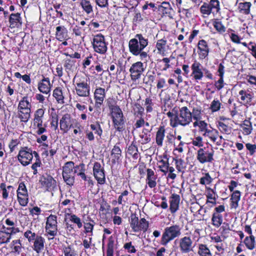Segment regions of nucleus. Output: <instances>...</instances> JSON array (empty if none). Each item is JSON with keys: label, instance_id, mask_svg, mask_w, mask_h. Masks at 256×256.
Returning <instances> with one entry per match:
<instances>
[{"label": "nucleus", "instance_id": "24", "mask_svg": "<svg viewBox=\"0 0 256 256\" xmlns=\"http://www.w3.org/2000/svg\"><path fill=\"white\" fill-rule=\"evenodd\" d=\"M206 204H211L213 206L216 204V193L214 190L210 187H206Z\"/></svg>", "mask_w": 256, "mask_h": 256}, {"label": "nucleus", "instance_id": "30", "mask_svg": "<svg viewBox=\"0 0 256 256\" xmlns=\"http://www.w3.org/2000/svg\"><path fill=\"white\" fill-rule=\"evenodd\" d=\"M241 192L238 190L234 191L230 197V207L236 209L238 206V202L240 200Z\"/></svg>", "mask_w": 256, "mask_h": 256}, {"label": "nucleus", "instance_id": "60", "mask_svg": "<svg viewBox=\"0 0 256 256\" xmlns=\"http://www.w3.org/2000/svg\"><path fill=\"white\" fill-rule=\"evenodd\" d=\"M69 219L72 222L76 224L79 228L82 226V223L81 222L80 219L74 214L68 216Z\"/></svg>", "mask_w": 256, "mask_h": 256}, {"label": "nucleus", "instance_id": "47", "mask_svg": "<svg viewBox=\"0 0 256 256\" xmlns=\"http://www.w3.org/2000/svg\"><path fill=\"white\" fill-rule=\"evenodd\" d=\"M11 245L14 252L20 254L22 248L20 240H14L12 241Z\"/></svg>", "mask_w": 256, "mask_h": 256}, {"label": "nucleus", "instance_id": "50", "mask_svg": "<svg viewBox=\"0 0 256 256\" xmlns=\"http://www.w3.org/2000/svg\"><path fill=\"white\" fill-rule=\"evenodd\" d=\"M80 4L84 10L87 14H90L92 12V7L89 1L87 0H82Z\"/></svg>", "mask_w": 256, "mask_h": 256}, {"label": "nucleus", "instance_id": "32", "mask_svg": "<svg viewBox=\"0 0 256 256\" xmlns=\"http://www.w3.org/2000/svg\"><path fill=\"white\" fill-rule=\"evenodd\" d=\"M202 136L204 137L208 138L210 140L215 142L219 136V134L217 130L210 127L207 131L202 134Z\"/></svg>", "mask_w": 256, "mask_h": 256}, {"label": "nucleus", "instance_id": "63", "mask_svg": "<svg viewBox=\"0 0 256 256\" xmlns=\"http://www.w3.org/2000/svg\"><path fill=\"white\" fill-rule=\"evenodd\" d=\"M196 121L201 120V110L198 109H194L192 114V118Z\"/></svg>", "mask_w": 256, "mask_h": 256}, {"label": "nucleus", "instance_id": "61", "mask_svg": "<svg viewBox=\"0 0 256 256\" xmlns=\"http://www.w3.org/2000/svg\"><path fill=\"white\" fill-rule=\"evenodd\" d=\"M214 26L220 32H225V28L220 22H214Z\"/></svg>", "mask_w": 256, "mask_h": 256}, {"label": "nucleus", "instance_id": "11", "mask_svg": "<svg viewBox=\"0 0 256 256\" xmlns=\"http://www.w3.org/2000/svg\"><path fill=\"white\" fill-rule=\"evenodd\" d=\"M19 232L18 228H6L4 226H2V230H0V244L9 242L12 238V236Z\"/></svg>", "mask_w": 256, "mask_h": 256}, {"label": "nucleus", "instance_id": "14", "mask_svg": "<svg viewBox=\"0 0 256 256\" xmlns=\"http://www.w3.org/2000/svg\"><path fill=\"white\" fill-rule=\"evenodd\" d=\"M179 247L180 252L183 254L188 253L192 250V240L190 236H184L179 241Z\"/></svg>", "mask_w": 256, "mask_h": 256}, {"label": "nucleus", "instance_id": "54", "mask_svg": "<svg viewBox=\"0 0 256 256\" xmlns=\"http://www.w3.org/2000/svg\"><path fill=\"white\" fill-rule=\"evenodd\" d=\"M170 4L168 2H163L159 7V10L164 14H167L170 12Z\"/></svg>", "mask_w": 256, "mask_h": 256}, {"label": "nucleus", "instance_id": "22", "mask_svg": "<svg viewBox=\"0 0 256 256\" xmlns=\"http://www.w3.org/2000/svg\"><path fill=\"white\" fill-rule=\"evenodd\" d=\"M10 26L11 28H18L22 24L20 14L18 12L12 14L9 18Z\"/></svg>", "mask_w": 256, "mask_h": 256}, {"label": "nucleus", "instance_id": "8", "mask_svg": "<svg viewBox=\"0 0 256 256\" xmlns=\"http://www.w3.org/2000/svg\"><path fill=\"white\" fill-rule=\"evenodd\" d=\"M34 152L31 148L28 147L22 148L17 156L18 162L23 166L28 165L33 158Z\"/></svg>", "mask_w": 256, "mask_h": 256}, {"label": "nucleus", "instance_id": "44", "mask_svg": "<svg viewBox=\"0 0 256 256\" xmlns=\"http://www.w3.org/2000/svg\"><path fill=\"white\" fill-rule=\"evenodd\" d=\"M164 157L166 160L162 159L158 162L160 164L158 166V168H160V171L166 174L168 172V168L169 163L166 156H164Z\"/></svg>", "mask_w": 256, "mask_h": 256}, {"label": "nucleus", "instance_id": "43", "mask_svg": "<svg viewBox=\"0 0 256 256\" xmlns=\"http://www.w3.org/2000/svg\"><path fill=\"white\" fill-rule=\"evenodd\" d=\"M212 224L216 228H218L222 222V216L221 214L213 213L212 218Z\"/></svg>", "mask_w": 256, "mask_h": 256}, {"label": "nucleus", "instance_id": "52", "mask_svg": "<svg viewBox=\"0 0 256 256\" xmlns=\"http://www.w3.org/2000/svg\"><path fill=\"white\" fill-rule=\"evenodd\" d=\"M18 200L20 204L22 206H26L28 202V194H20L17 196Z\"/></svg>", "mask_w": 256, "mask_h": 256}, {"label": "nucleus", "instance_id": "39", "mask_svg": "<svg viewBox=\"0 0 256 256\" xmlns=\"http://www.w3.org/2000/svg\"><path fill=\"white\" fill-rule=\"evenodd\" d=\"M244 242L249 250H253L255 248L256 241L254 236L253 235L246 236L244 240Z\"/></svg>", "mask_w": 256, "mask_h": 256}, {"label": "nucleus", "instance_id": "36", "mask_svg": "<svg viewBox=\"0 0 256 256\" xmlns=\"http://www.w3.org/2000/svg\"><path fill=\"white\" fill-rule=\"evenodd\" d=\"M240 128L242 130V133L244 135L250 134L252 130V124L248 120H245L240 124Z\"/></svg>", "mask_w": 256, "mask_h": 256}, {"label": "nucleus", "instance_id": "21", "mask_svg": "<svg viewBox=\"0 0 256 256\" xmlns=\"http://www.w3.org/2000/svg\"><path fill=\"white\" fill-rule=\"evenodd\" d=\"M157 176L153 170L150 168L146 170V182L150 188H154L156 185Z\"/></svg>", "mask_w": 256, "mask_h": 256}, {"label": "nucleus", "instance_id": "9", "mask_svg": "<svg viewBox=\"0 0 256 256\" xmlns=\"http://www.w3.org/2000/svg\"><path fill=\"white\" fill-rule=\"evenodd\" d=\"M200 12L203 14L209 16L217 14L220 10V2L218 0H210L208 3L204 2L200 7Z\"/></svg>", "mask_w": 256, "mask_h": 256}, {"label": "nucleus", "instance_id": "4", "mask_svg": "<svg viewBox=\"0 0 256 256\" xmlns=\"http://www.w3.org/2000/svg\"><path fill=\"white\" fill-rule=\"evenodd\" d=\"M181 234V228L178 225H172L166 227L162 233L161 238V244L166 246L175 238L179 237Z\"/></svg>", "mask_w": 256, "mask_h": 256}, {"label": "nucleus", "instance_id": "41", "mask_svg": "<svg viewBox=\"0 0 256 256\" xmlns=\"http://www.w3.org/2000/svg\"><path fill=\"white\" fill-rule=\"evenodd\" d=\"M62 110H58V114L56 118H53V120L52 122V126H54L55 128H56L58 126V118L62 116V118L60 120V126L61 130L64 129L63 120H64V115L62 114Z\"/></svg>", "mask_w": 256, "mask_h": 256}, {"label": "nucleus", "instance_id": "35", "mask_svg": "<svg viewBox=\"0 0 256 256\" xmlns=\"http://www.w3.org/2000/svg\"><path fill=\"white\" fill-rule=\"evenodd\" d=\"M53 96L58 104H63L64 103V96L62 87L56 88L54 90Z\"/></svg>", "mask_w": 256, "mask_h": 256}, {"label": "nucleus", "instance_id": "64", "mask_svg": "<svg viewBox=\"0 0 256 256\" xmlns=\"http://www.w3.org/2000/svg\"><path fill=\"white\" fill-rule=\"evenodd\" d=\"M124 248L127 250L128 252L134 253L136 250L134 246H132V242L126 243L124 246Z\"/></svg>", "mask_w": 256, "mask_h": 256}, {"label": "nucleus", "instance_id": "18", "mask_svg": "<svg viewBox=\"0 0 256 256\" xmlns=\"http://www.w3.org/2000/svg\"><path fill=\"white\" fill-rule=\"evenodd\" d=\"M198 54L199 58L203 60L208 54L210 49L207 42L204 40H200L198 44Z\"/></svg>", "mask_w": 256, "mask_h": 256}, {"label": "nucleus", "instance_id": "10", "mask_svg": "<svg viewBox=\"0 0 256 256\" xmlns=\"http://www.w3.org/2000/svg\"><path fill=\"white\" fill-rule=\"evenodd\" d=\"M130 226L134 232H146L148 228L149 224L144 218L139 220L138 217L134 216L131 218Z\"/></svg>", "mask_w": 256, "mask_h": 256}, {"label": "nucleus", "instance_id": "49", "mask_svg": "<svg viewBox=\"0 0 256 256\" xmlns=\"http://www.w3.org/2000/svg\"><path fill=\"white\" fill-rule=\"evenodd\" d=\"M204 176L200 180V183L202 185H206L210 184L212 182V178L210 176V174L207 172L203 174Z\"/></svg>", "mask_w": 256, "mask_h": 256}, {"label": "nucleus", "instance_id": "34", "mask_svg": "<svg viewBox=\"0 0 256 256\" xmlns=\"http://www.w3.org/2000/svg\"><path fill=\"white\" fill-rule=\"evenodd\" d=\"M198 254L200 256H212L213 254L206 244H200L198 246Z\"/></svg>", "mask_w": 256, "mask_h": 256}, {"label": "nucleus", "instance_id": "37", "mask_svg": "<svg viewBox=\"0 0 256 256\" xmlns=\"http://www.w3.org/2000/svg\"><path fill=\"white\" fill-rule=\"evenodd\" d=\"M165 136V129L164 126L159 128L156 136V142L158 146H162Z\"/></svg>", "mask_w": 256, "mask_h": 256}, {"label": "nucleus", "instance_id": "38", "mask_svg": "<svg viewBox=\"0 0 256 256\" xmlns=\"http://www.w3.org/2000/svg\"><path fill=\"white\" fill-rule=\"evenodd\" d=\"M167 42L166 40L160 39L158 40L156 44V48L158 50V53L164 56L166 55V47Z\"/></svg>", "mask_w": 256, "mask_h": 256}, {"label": "nucleus", "instance_id": "19", "mask_svg": "<svg viewBox=\"0 0 256 256\" xmlns=\"http://www.w3.org/2000/svg\"><path fill=\"white\" fill-rule=\"evenodd\" d=\"M201 67V64L196 60L194 62L191 66L192 70V76L196 80H202L204 76Z\"/></svg>", "mask_w": 256, "mask_h": 256}, {"label": "nucleus", "instance_id": "26", "mask_svg": "<svg viewBox=\"0 0 256 256\" xmlns=\"http://www.w3.org/2000/svg\"><path fill=\"white\" fill-rule=\"evenodd\" d=\"M40 182L47 190L53 188L56 184V180L50 176H42Z\"/></svg>", "mask_w": 256, "mask_h": 256}, {"label": "nucleus", "instance_id": "51", "mask_svg": "<svg viewBox=\"0 0 256 256\" xmlns=\"http://www.w3.org/2000/svg\"><path fill=\"white\" fill-rule=\"evenodd\" d=\"M24 236L26 238L28 242H34L37 238V236L35 232H32L30 230H26L24 234Z\"/></svg>", "mask_w": 256, "mask_h": 256}, {"label": "nucleus", "instance_id": "3", "mask_svg": "<svg viewBox=\"0 0 256 256\" xmlns=\"http://www.w3.org/2000/svg\"><path fill=\"white\" fill-rule=\"evenodd\" d=\"M148 44V40L141 34H137L135 38L131 39L128 44L130 52L134 56H138Z\"/></svg>", "mask_w": 256, "mask_h": 256}, {"label": "nucleus", "instance_id": "27", "mask_svg": "<svg viewBox=\"0 0 256 256\" xmlns=\"http://www.w3.org/2000/svg\"><path fill=\"white\" fill-rule=\"evenodd\" d=\"M31 102L32 99L30 98L27 96H24L18 103V109L31 111Z\"/></svg>", "mask_w": 256, "mask_h": 256}, {"label": "nucleus", "instance_id": "1", "mask_svg": "<svg viewBox=\"0 0 256 256\" xmlns=\"http://www.w3.org/2000/svg\"><path fill=\"white\" fill-rule=\"evenodd\" d=\"M166 115L170 118V125L172 128L178 125L184 126L192 122V112L186 106L181 108L177 114H174L172 110L167 112Z\"/></svg>", "mask_w": 256, "mask_h": 256}, {"label": "nucleus", "instance_id": "53", "mask_svg": "<svg viewBox=\"0 0 256 256\" xmlns=\"http://www.w3.org/2000/svg\"><path fill=\"white\" fill-rule=\"evenodd\" d=\"M218 128L222 132L230 134L231 132V128L222 122H218Z\"/></svg>", "mask_w": 256, "mask_h": 256}, {"label": "nucleus", "instance_id": "59", "mask_svg": "<svg viewBox=\"0 0 256 256\" xmlns=\"http://www.w3.org/2000/svg\"><path fill=\"white\" fill-rule=\"evenodd\" d=\"M144 106H146V110L148 112H150L152 110L153 104L152 99L147 98L145 100Z\"/></svg>", "mask_w": 256, "mask_h": 256}, {"label": "nucleus", "instance_id": "56", "mask_svg": "<svg viewBox=\"0 0 256 256\" xmlns=\"http://www.w3.org/2000/svg\"><path fill=\"white\" fill-rule=\"evenodd\" d=\"M20 194H28L26 186L23 182H20L19 184L17 190V196H20Z\"/></svg>", "mask_w": 256, "mask_h": 256}, {"label": "nucleus", "instance_id": "46", "mask_svg": "<svg viewBox=\"0 0 256 256\" xmlns=\"http://www.w3.org/2000/svg\"><path fill=\"white\" fill-rule=\"evenodd\" d=\"M222 106V104L220 101L218 99L215 98L212 102L210 109L212 112H215L220 110Z\"/></svg>", "mask_w": 256, "mask_h": 256}, {"label": "nucleus", "instance_id": "17", "mask_svg": "<svg viewBox=\"0 0 256 256\" xmlns=\"http://www.w3.org/2000/svg\"><path fill=\"white\" fill-rule=\"evenodd\" d=\"M105 98V90L102 88H96L94 92L96 107L100 108Z\"/></svg>", "mask_w": 256, "mask_h": 256}, {"label": "nucleus", "instance_id": "6", "mask_svg": "<svg viewBox=\"0 0 256 256\" xmlns=\"http://www.w3.org/2000/svg\"><path fill=\"white\" fill-rule=\"evenodd\" d=\"M110 108L114 128L120 130L124 122L122 112L117 106H112Z\"/></svg>", "mask_w": 256, "mask_h": 256}, {"label": "nucleus", "instance_id": "55", "mask_svg": "<svg viewBox=\"0 0 256 256\" xmlns=\"http://www.w3.org/2000/svg\"><path fill=\"white\" fill-rule=\"evenodd\" d=\"M129 192L127 190L124 191L121 194L118 196V203L120 204H122L123 202L126 203L128 200L126 196L128 194Z\"/></svg>", "mask_w": 256, "mask_h": 256}, {"label": "nucleus", "instance_id": "13", "mask_svg": "<svg viewBox=\"0 0 256 256\" xmlns=\"http://www.w3.org/2000/svg\"><path fill=\"white\" fill-rule=\"evenodd\" d=\"M254 96V94L252 92L248 89H242L238 92V97L240 103L246 106L250 105Z\"/></svg>", "mask_w": 256, "mask_h": 256}, {"label": "nucleus", "instance_id": "15", "mask_svg": "<svg viewBox=\"0 0 256 256\" xmlns=\"http://www.w3.org/2000/svg\"><path fill=\"white\" fill-rule=\"evenodd\" d=\"M56 216L50 215L47 218L46 229V232L52 236H54L56 233L57 222Z\"/></svg>", "mask_w": 256, "mask_h": 256}, {"label": "nucleus", "instance_id": "7", "mask_svg": "<svg viewBox=\"0 0 256 256\" xmlns=\"http://www.w3.org/2000/svg\"><path fill=\"white\" fill-rule=\"evenodd\" d=\"M145 70L144 64L141 62H136L132 64L129 72L131 80L136 84L139 79L140 78L143 72Z\"/></svg>", "mask_w": 256, "mask_h": 256}, {"label": "nucleus", "instance_id": "58", "mask_svg": "<svg viewBox=\"0 0 256 256\" xmlns=\"http://www.w3.org/2000/svg\"><path fill=\"white\" fill-rule=\"evenodd\" d=\"M192 144L194 146L200 148L202 147L204 145V142L202 141V138L200 136H198L196 138H195L192 141Z\"/></svg>", "mask_w": 256, "mask_h": 256}, {"label": "nucleus", "instance_id": "29", "mask_svg": "<svg viewBox=\"0 0 256 256\" xmlns=\"http://www.w3.org/2000/svg\"><path fill=\"white\" fill-rule=\"evenodd\" d=\"M0 190L2 192V196L4 199L8 198L9 194L10 195L14 194V188L12 186H6L5 183L2 182L0 184Z\"/></svg>", "mask_w": 256, "mask_h": 256}, {"label": "nucleus", "instance_id": "31", "mask_svg": "<svg viewBox=\"0 0 256 256\" xmlns=\"http://www.w3.org/2000/svg\"><path fill=\"white\" fill-rule=\"evenodd\" d=\"M31 111H27L18 109L16 117L18 118L20 122L26 124L30 118Z\"/></svg>", "mask_w": 256, "mask_h": 256}, {"label": "nucleus", "instance_id": "40", "mask_svg": "<svg viewBox=\"0 0 256 256\" xmlns=\"http://www.w3.org/2000/svg\"><path fill=\"white\" fill-rule=\"evenodd\" d=\"M252 4L250 2H240L238 8L239 12L244 14H248L250 12Z\"/></svg>", "mask_w": 256, "mask_h": 256}, {"label": "nucleus", "instance_id": "57", "mask_svg": "<svg viewBox=\"0 0 256 256\" xmlns=\"http://www.w3.org/2000/svg\"><path fill=\"white\" fill-rule=\"evenodd\" d=\"M34 157L36 158V162L32 166V168L33 170H36V169L40 166L42 164L41 161L40 160L38 154L35 151L34 152Z\"/></svg>", "mask_w": 256, "mask_h": 256}, {"label": "nucleus", "instance_id": "62", "mask_svg": "<svg viewBox=\"0 0 256 256\" xmlns=\"http://www.w3.org/2000/svg\"><path fill=\"white\" fill-rule=\"evenodd\" d=\"M74 163L72 162H67L65 164V174H70L73 172Z\"/></svg>", "mask_w": 256, "mask_h": 256}, {"label": "nucleus", "instance_id": "5", "mask_svg": "<svg viewBox=\"0 0 256 256\" xmlns=\"http://www.w3.org/2000/svg\"><path fill=\"white\" fill-rule=\"evenodd\" d=\"M92 44L93 48L96 52L104 54L107 50V44L106 42L104 36L101 34L94 36Z\"/></svg>", "mask_w": 256, "mask_h": 256}, {"label": "nucleus", "instance_id": "28", "mask_svg": "<svg viewBox=\"0 0 256 256\" xmlns=\"http://www.w3.org/2000/svg\"><path fill=\"white\" fill-rule=\"evenodd\" d=\"M112 161L113 163L119 162L122 159V150L120 148L116 145L111 151Z\"/></svg>", "mask_w": 256, "mask_h": 256}, {"label": "nucleus", "instance_id": "42", "mask_svg": "<svg viewBox=\"0 0 256 256\" xmlns=\"http://www.w3.org/2000/svg\"><path fill=\"white\" fill-rule=\"evenodd\" d=\"M194 127L198 126L199 131L203 134L210 128L208 126V124L204 120H198L195 121L193 123Z\"/></svg>", "mask_w": 256, "mask_h": 256}, {"label": "nucleus", "instance_id": "20", "mask_svg": "<svg viewBox=\"0 0 256 256\" xmlns=\"http://www.w3.org/2000/svg\"><path fill=\"white\" fill-rule=\"evenodd\" d=\"M51 89L50 79L48 78H44L38 84V90L44 94H48Z\"/></svg>", "mask_w": 256, "mask_h": 256}, {"label": "nucleus", "instance_id": "45", "mask_svg": "<svg viewBox=\"0 0 256 256\" xmlns=\"http://www.w3.org/2000/svg\"><path fill=\"white\" fill-rule=\"evenodd\" d=\"M175 162L176 168L178 172H184L186 167V164L184 160L182 158H174Z\"/></svg>", "mask_w": 256, "mask_h": 256}, {"label": "nucleus", "instance_id": "25", "mask_svg": "<svg viewBox=\"0 0 256 256\" xmlns=\"http://www.w3.org/2000/svg\"><path fill=\"white\" fill-rule=\"evenodd\" d=\"M45 240L41 236H37L36 238L33 242V250L38 254H40L44 249Z\"/></svg>", "mask_w": 256, "mask_h": 256}, {"label": "nucleus", "instance_id": "48", "mask_svg": "<svg viewBox=\"0 0 256 256\" xmlns=\"http://www.w3.org/2000/svg\"><path fill=\"white\" fill-rule=\"evenodd\" d=\"M114 248V239L112 236L108 238V249L106 251V256H113Z\"/></svg>", "mask_w": 256, "mask_h": 256}, {"label": "nucleus", "instance_id": "23", "mask_svg": "<svg viewBox=\"0 0 256 256\" xmlns=\"http://www.w3.org/2000/svg\"><path fill=\"white\" fill-rule=\"evenodd\" d=\"M180 202V196L179 195L176 194H172L170 200V210L172 213H174L178 210Z\"/></svg>", "mask_w": 256, "mask_h": 256}, {"label": "nucleus", "instance_id": "33", "mask_svg": "<svg viewBox=\"0 0 256 256\" xmlns=\"http://www.w3.org/2000/svg\"><path fill=\"white\" fill-rule=\"evenodd\" d=\"M44 111L42 108L37 110L34 114V126H40L42 124V118Z\"/></svg>", "mask_w": 256, "mask_h": 256}, {"label": "nucleus", "instance_id": "16", "mask_svg": "<svg viewBox=\"0 0 256 256\" xmlns=\"http://www.w3.org/2000/svg\"><path fill=\"white\" fill-rule=\"evenodd\" d=\"M94 175L98 183L103 184L105 182V175L103 168L99 162H95L93 168Z\"/></svg>", "mask_w": 256, "mask_h": 256}, {"label": "nucleus", "instance_id": "2", "mask_svg": "<svg viewBox=\"0 0 256 256\" xmlns=\"http://www.w3.org/2000/svg\"><path fill=\"white\" fill-rule=\"evenodd\" d=\"M88 78L84 74H76L73 82L76 94L80 96L88 97L90 94V86L88 84Z\"/></svg>", "mask_w": 256, "mask_h": 256}, {"label": "nucleus", "instance_id": "12", "mask_svg": "<svg viewBox=\"0 0 256 256\" xmlns=\"http://www.w3.org/2000/svg\"><path fill=\"white\" fill-rule=\"evenodd\" d=\"M214 152L209 151L206 148H200L196 154V159L200 164L211 162L214 160Z\"/></svg>", "mask_w": 256, "mask_h": 256}]
</instances>
